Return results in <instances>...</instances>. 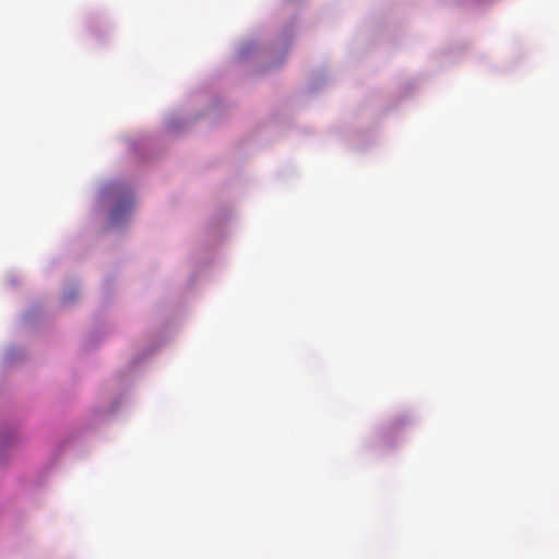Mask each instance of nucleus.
<instances>
[{
    "mask_svg": "<svg viewBox=\"0 0 559 559\" xmlns=\"http://www.w3.org/2000/svg\"><path fill=\"white\" fill-rule=\"evenodd\" d=\"M120 212V206H116L112 211V217L118 218Z\"/></svg>",
    "mask_w": 559,
    "mask_h": 559,
    "instance_id": "1",
    "label": "nucleus"
}]
</instances>
